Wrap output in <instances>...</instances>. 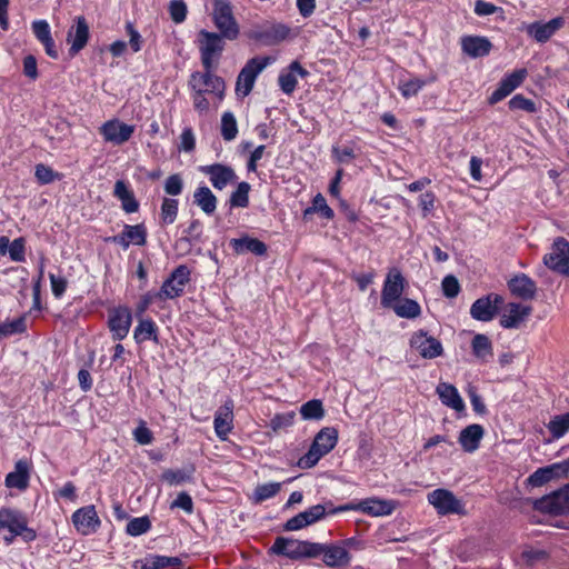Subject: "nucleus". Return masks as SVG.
Segmentation results:
<instances>
[{"mask_svg":"<svg viewBox=\"0 0 569 569\" xmlns=\"http://www.w3.org/2000/svg\"><path fill=\"white\" fill-rule=\"evenodd\" d=\"M396 508V502L392 500H382L378 498H368L357 505L347 503L337 508L332 507V502L315 505L307 510L299 512L295 517L288 519L283 525L284 531L300 530L307 526L313 525L326 517L327 513H337L348 510H360L370 516H388L392 513Z\"/></svg>","mask_w":569,"mask_h":569,"instance_id":"f257e3e1","label":"nucleus"},{"mask_svg":"<svg viewBox=\"0 0 569 569\" xmlns=\"http://www.w3.org/2000/svg\"><path fill=\"white\" fill-rule=\"evenodd\" d=\"M338 431L332 427L322 428L315 437L309 450L297 462L301 469L315 467L318 461L329 453L337 445Z\"/></svg>","mask_w":569,"mask_h":569,"instance_id":"f03ea898","label":"nucleus"},{"mask_svg":"<svg viewBox=\"0 0 569 569\" xmlns=\"http://www.w3.org/2000/svg\"><path fill=\"white\" fill-rule=\"evenodd\" d=\"M318 542L302 541L292 538L277 537L270 551L291 560L317 558L321 551Z\"/></svg>","mask_w":569,"mask_h":569,"instance_id":"7ed1b4c3","label":"nucleus"},{"mask_svg":"<svg viewBox=\"0 0 569 569\" xmlns=\"http://www.w3.org/2000/svg\"><path fill=\"white\" fill-rule=\"evenodd\" d=\"M212 20L224 39L232 41L239 37L240 28L229 0H213Z\"/></svg>","mask_w":569,"mask_h":569,"instance_id":"20e7f679","label":"nucleus"},{"mask_svg":"<svg viewBox=\"0 0 569 569\" xmlns=\"http://www.w3.org/2000/svg\"><path fill=\"white\" fill-rule=\"evenodd\" d=\"M199 51L203 69H214L217 61L224 50V37L217 32L200 30L199 33Z\"/></svg>","mask_w":569,"mask_h":569,"instance_id":"39448f33","label":"nucleus"},{"mask_svg":"<svg viewBox=\"0 0 569 569\" xmlns=\"http://www.w3.org/2000/svg\"><path fill=\"white\" fill-rule=\"evenodd\" d=\"M0 528L8 529L10 533L19 535L26 542L32 541L37 537L36 531L28 527L26 516L9 508L0 509Z\"/></svg>","mask_w":569,"mask_h":569,"instance_id":"423d86ee","label":"nucleus"},{"mask_svg":"<svg viewBox=\"0 0 569 569\" xmlns=\"http://www.w3.org/2000/svg\"><path fill=\"white\" fill-rule=\"evenodd\" d=\"M532 507L535 510L555 516L569 513V483L550 495L535 499Z\"/></svg>","mask_w":569,"mask_h":569,"instance_id":"0eeeda50","label":"nucleus"},{"mask_svg":"<svg viewBox=\"0 0 569 569\" xmlns=\"http://www.w3.org/2000/svg\"><path fill=\"white\" fill-rule=\"evenodd\" d=\"M269 57H254L247 61L238 74L236 91L243 97L248 96L254 84L258 74L269 64Z\"/></svg>","mask_w":569,"mask_h":569,"instance_id":"6e6552de","label":"nucleus"},{"mask_svg":"<svg viewBox=\"0 0 569 569\" xmlns=\"http://www.w3.org/2000/svg\"><path fill=\"white\" fill-rule=\"evenodd\" d=\"M190 281V269L180 264L172 270L163 281L157 297L159 299H174L183 295L186 284Z\"/></svg>","mask_w":569,"mask_h":569,"instance_id":"1a4fd4ad","label":"nucleus"},{"mask_svg":"<svg viewBox=\"0 0 569 569\" xmlns=\"http://www.w3.org/2000/svg\"><path fill=\"white\" fill-rule=\"evenodd\" d=\"M428 501L439 515L465 513L462 502L450 490L436 489L428 493Z\"/></svg>","mask_w":569,"mask_h":569,"instance_id":"9d476101","label":"nucleus"},{"mask_svg":"<svg viewBox=\"0 0 569 569\" xmlns=\"http://www.w3.org/2000/svg\"><path fill=\"white\" fill-rule=\"evenodd\" d=\"M406 280L397 268H392L385 280L381 291V306L388 308L399 300L405 291Z\"/></svg>","mask_w":569,"mask_h":569,"instance_id":"9b49d317","label":"nucleus"},{"mask_svg":"<svg viewBox=\"0 0 569 569\" xmlns=\"http://www.w3.org/2000/svg\"><path fill=\"white\" fill-rule=\"evenodd\" d=\"M545 264L561 274L569 277V242L565 238H558L552 246V251L543 257Z\"/></svg>","mask_w":569,"mask_h":569,"instance_id":"f8f14e48","label":"nucleus"},{"mask_svg":"<svg viewBox=\"0 0 569 569\" xmlns=\"http://www.w3.org/2000/svg\"><path fill=\"white\" fill-rule=\"evenodd\" d=\"M410 346L423 359H435L443 355L442 343L425 330H418L410 338Z\"/></svg>","mask_w":569,"mask_h":569,"instance_id":"ddd939ff","label":"nucleus"},{"mask_svg":"<svg viewBox=\"0 0 569 569\" xmlns=\"http://www.w3.org/2000/svg\"><path fill=\"white\" fill-rule=\"evenodd\" d=\"M502 301V297L497 293L481 297L472 303L470 315L476 320L483 322L490 321L498 313L499 306Z\"/></svg>","mask_w":569,"mask_h":569,"instance_id":"4468645a","label":"nucleus"},{"mask_svg":"<svg viewBox=\"0 0 569 569\" xmlns=\"http://www.w3.org/2000/svg\"><path fill=\"white\" fill-rule=\"evenodd\" d=\"M132 315L128 307H118L109 312L108 327L114 340L124 339L130 330Z\"/></svg>","mask_w":569,"mask_h":569,"instance_id":"2eb2a0df","label":"nucleus"},{"mask_svg":"<svg viewBox=\"0 0 569 569\" xmlns=\"http://www.w3.org/2000/svg\"><path fill=\"white\" fill-rule=\"evenodd\" d=\"M134 132V127L123 123L117 119L104 122L100 128V133L107 142L121 146L127 142Z\"/></svg>","mask_w":569,"mask_h":569,"instance_id":"dca6fc26","label":"nucleus"},{"mask_svg":"<svg viewBox=\"0 0 569 569\" xmlns=\"http://www.w3.org/2000/svg\"><path fill=\"white\" fill-rule=\"evenodd\" d=\"M200 171L209 177L212 187L217 190L224 189L237 180L234 170L222 163H213L200 167Z\"/></svg>","mask_w":569,"mask_h":569,"instance_id":"f3484780","label":"nucleus"},{"mask_svg":"<svg viewBox=\"0 0 569 569\" xmlns=\"http://www.w3.org/2000/svg\"><path fill=\"white\" fill-rule=\"evenodd\" d=\"M213 69H204L203 73L193 72L190 79V86L192 89L206 87V92L217 94L220 99L223 98L224 93V81L221 77L212 73Z\"/></svg>","mask_w":569,"mask_h":569,"instance_id":"a211bd4d","label":"nucleus"},{"mask_svg":"<svg viewBox=\"0 0 569 569\" xmlns=\"http://www.w3.org/2000/svg\"><path fill=\"white\" fill-rule=\"evenodd\" d=\"M106 241L121 246L123 249H128L129 246H144L147 242V229L140 224H124L123 231L117 236H112L106 239Z\"/></svg>","mask_w":569,"mask_h":569,"instance_id":"6ab92c4d","label":"nucleus"},{"mask_svg":"<svg viewBox=\"0 0 569 569\" xmlns=\"http://www.w3.org/2000/svg\"><path fill=\"white\" fill-rule=\"evenodd\" d=\"M72 522L76 529L84 536L96 532L101 523L96 508L92 505L82 507L74 511L72 515Z\"/></svg>","mask_w":569,"mask_h":569,"instance_id":"aec40b11","label":"nucleus"},{"mask_svg":"<svg viewBox=\"0 0 569 569\" xmlns=\"http://www.w3.org/2000/svg\"><path fill=\"white\" fill-rule=\"evenodd\" d=\"M565 24L562 17H557L548 22L535 21L526 27L528 36L533 38L537 42H547L559 29Z\"/></svg>","mask_w":569,"mask_h":569,"instance_id":"412c9836","label":"nucleus"},{"mask_svg":"<svg viewBox=\"0 0 569 569\" xmlns=\"http://www.w3.org/2000/svg\"><path fill=\"white\" fill-rule=\"evenodd\" d=\"M527 77L526 69H519L513 71L512 73L505 77L498 88L491 93L488 101L490 104H496L497 102L505 99L509 96L516 88H518Z\"/></svg>","mask_w":569,"mask_h":569,"instance_id":"4be33fe9","label":"nucleus"},{"mask_svg":"<svg viewBox=\"0 0 569 569\" xmlns=\"http://www.w3.org/2000/svg\"><path fill=\"white\" fill-rule=\"evenodd\" d=\"M233 401L228 399L214 415V431L219 439L226 440L231 432L233 425Z\"/></svg>","mask_w":569,"mask_h":569,"instance_id":"5701e85b","label":"nucleus"},{"mask_svg":"<svg viewBox=\"0 0 569 569\" xmlns=\"http://www.w3.org/2000/svg\"><path fill=\"white\" fill-rule=\"evenodd\" d=\"M568 471L569 462L552 463L550 466L537 469L532 475L529 476L527 481L532 487H540L561 475H567Z\"/></svg>","mask_w":569,"mask_h":569,"instance_id":"b1692460","label":"nucleus"},{"mask_svg":"<svg viewBox=\"0 0 569 569\" xmlns=\"http://www.w3.org/2000/svg\"><path fill=\"white\" fill-rule=\"evenodd\" d=\"M461 49L463 53L471 58H480L490 53L492 43L486 37L465 36L461 38Z\"/></svg>","mask_w":569,"mask_h":569,"instance_id":"393cba45","label":"nucleus"},{"mask_svg":"<svg viewBox=\"0 0 569 569\" xmlns=\"http://www.w3.org/2000/svg\"><path fill=\"white\" fill-rule=\"evenodd\" d=\"M319 546L322 549L319 556H322V560L328 567H345L350 562V553L343 546L323 543H319Z\"/></svg>","mask_w":569,"mask_h":569,"instance_id":"a878e982","label":"nucleus"},{"mask_svg":"<svg viewBox=\"0 0 569 569\" xmlns=\"http://www.w3.org/2000/svg\"><path fill=\"white\" fill-rule=\"evenodd\" d=\"M88 39H89L88 23L83 17H78L76 19V26L72 27L68 32L67 40H68V42L71 43V47L69 50L70 54L74 56L80 50H82L86 47Z\"/></svg>","mask_w":569,"mask_h":569,"instance_id":"bb28decb","label":"nucleus"},{"mask_svg":"<svg viewBox=\"0 0 569 569\" xmlns=\"http://www.w3.org/2000/svg\"><path fill=\"white\" fill-rule=\"evenodd\" d=\"M30 470L31 466L27 460H18L14 465V471L6 476V487L26 490L29 486Z\"/></svg>","mask_w":569,"mask_h":569,"instance_id":"cd10ccee","label":"nucleus"},{"mask_svg":"<svg viewBox=\"0 0 569 569\" xmlns=\"http://www.w3.org/2000/svg\"><path fill=\"white\" fill-rule=\"evenodd\" d=\"M236 254H244L251 252L256 256H264L267 253V244L257 238L243 236L241 238H233L229 242Z\"/></svg>","mask_w":569,"mask_h":569,"instance_id":"c85d7f7f","label":"nucleus"},{"mask_svg":"<svg viewBox=\"0 0 569 569\" xmlns=\"http://www.w3.org/2000/svg\"><path fill=\"white\" fill-rule=\"evenodd\" d=\"M508 287L513 296L523 300L535 298L537 292L536 282L525 273L518 274L510 279Z\"/></svg>","mask_w":569,"mask_h":569,"instance_id":"c756f323","label":"nucleus"},{"mask_svg":"<svg viewBox=\"0 0 569 569\" xmlns=\"http://www.w3.org/2000/svg\"><path fill=\"white\" fill-rule=\"evenodd\" d=\"M290 32L284 24H273L268 29L254 31L250 34L251 39L261 42L264 46H273L283 41Z\"/></svg>","mask_w":569,"mask_h":569,"instance_id":"7c9ffc66","label":"nucleus"},{"mask_svg":"<svg viewBox=\"0 0 569 569\" xmlns=\"http://www.w3.org/2000/svg\"><path fill=\"white\" fill-rule=\"evenodd\" d=\"M296 74L306 78L309 72L298 61H292L288 67V72H281L279 74L278 82L280 89L286 94H291L296 90L298 83Z\"/></svg>","mask_w":569,"mask_h":569,"instance_id":"2f4dec72","label":"nucleus"},{"mask_svg":"<svg viewBox=\"0 0 569 569\" xmlns=\"http://www.w3.org/2000/svg\"><path fill=\"white\" fill-rule=\"evenodd\" d=\"M485 429L478 423L469 425L460 431L459 443L466 452H473L479 448Z\"/></svg>","mask_w":569,"mask_h":569,"instance_id":"473e14b6","label":"nucleus"},{"mask_svg":"<svg viewBox=\"0 0 569 569\" xmlns=\"http://www.w3.org/2000/svg\"><path fill=\"white\" fill-rule=\"evenodd\" d=\"M436 392L445 406L458 412L465 410V402L453 385L440 382L436 388Z\"/></svg>","mask_w":569,"mask_h":569,"instance_id":"72a5a7b5","label":"nucleus"},{"mask_svg":"<svg viewBox=\"0 0 569 569\" xmlns=\"http://www.w3.org/2000/svg\"><path fill=\"white\" fill-rule=\"evenodd\" d=\"M531 311L532 308L530 306L511 302L508 305V312L501 317L500 325L508 329L518 328Z\"/></svg>","mask_w":569,"mask_h":569,"instance_id":"f704fd0d","label":"nucleus"},{"mask_svg":"<svg viewBox=\"0 0 569 569\" xmlns=\"http://www.w3.org/2000/svg\"><path fill=\"white\" fill-rule=\"evenodd\" d=\"M193 202L200 207L206 214H212L217 208V197L206 186L196 189L193 193Z\"/></svg>","mask_w":569,"mask_h":569,"instance_id":"c9c22d12","label":"nucleus"},{"mask_svg":"<svg viewBox=\"0 0 569 569\" xmlns=\"http://www.w3.org/2000/svg\"><path fill=\"white\" fill-rule=\"evenodd\" d=\"M400 318L415 319L420 316L421 308L416 300L409 298H400L393 306H389Z\"/></svg>","mask_w":569,"mask_h":569,"instance_id":"e433bc0d","label":"nucleus"},{"mask_svg":"<svg viewBox=\"0 0 569 569\" xmlns=\"http://www.w3.org/2000/svg\"><path fill=\"white\" fill-rule=\"evenodd\" d=\"M472 353L482 362H488L492 356V343L490 339L482 333H477L471 341Z\"/></svg>","mask_w":569,"mask_h":569,"instance_id":"4c0bfd02","label":"nucleus"},{"mask_svg":"<svg viewBox=\"0 0 569 569\" xmlns=\"http://www.w3.org/2000/svg\"><path fill=\"white\" fill-rule=\"evenodd\" d=\"M133 338L137 343H142L147 340L158 342V327L151 319H141L134 329Z\"/></svg>","mask_w":569,"mask_h":569,"instance_id":"58836bf2","label":"nucleus"},{"mask_svg":"<svg viewBox=\"0 0 569 569\" xmlns=\"http://www.w3.org/2000/svg\"><path fill=\"white\" fill-rule=\"evenodd\" d=\"M182 563L178 557L151 555L144 559L142 569H161L166 567H179Z\"/></svg>","mask_w":569,"mask_h":569,"instance_id":"ea45409f","label":"nucleus"},{"mask_svg":"<svg viewBox=\"0 0 569 569\" xmlns=\"http://www.w3.org/2000/svg\"><path fill=\"white\" fill-rule=\"evenodd\" d=\"M315 212L320 213L323 218H326L328 220H330L335 217L333 210L327 204V201L321 193H318L313 198L312 206L308 207L303 211V217L307 218L309 214L315 213Z\"/></svg>","mask_w":569,"mask_h":569,"instance_id":"a19ab883","label":"nucleus"},{"mask_svg":"<svg viewBox=\"0 0 569 569\" xmlns=\"http://www.w3.org/2000/svg\"><path fill=\"white\" fill-rule=\"evenodd\" d=\"M300 415L306 420H320L325 416L322 402L318 399L309 400L300 408Z\"/></svg>","mask_w":569,"mask_h":569,"instance_id":"79ce46f5","label":"nucleus"},{"mask_svg":"<svg viewBox=\"0 0 569 569\" xmlns=\"http://www.w3.org/2000/svg\"><path fill=\"white\" fill-rule=\"evenodd\" d=\"M250 184L240 182L237 189L231 193L229 202L232 208H247L249 206Z\"/></svg>","mask_w":569,"mask_h":569,"instance_id":"37998d69","label":"nucleus"},{"mask_svg":"<svg viewBox=\"0 0 569 569\" xmlns=\"http://www.w3.org/2000/svg\"><path fill=\"white\" fill-rule=\"evenodd\" d=\"M221 136L223 140L231 141L238 134L237 120L232 112L226 111L221 117Z\"/></svg>","mask_w":569,"mask_h":569,"instance_id":"c03bdc74","label":"nucleus"},{"mask_svg":"<svg viewBox=\"0 0 569 569\" xmlns=\"http://www.w3.org/2000/svg\"><path fill=\"white\" fill-rule=\"evenodd\" d=\"M281 489L280 482H269L258 485L253 491V501L260 503L267 499L274 497Z\"/></svg>","mask_w":569,"mask_h":569,"instance_id":"a18cd8bd","label":"nucleus"},{"mask_svg":"<svg viewBox=\"0 0 569 569\" xmlns=\"http://www.w3.org/2000/svg\"><path fill=\"white\" fill-rule=\"evenodd\" d=\"M548 430L558 439L569 431V412L555 416L548 423Z\"/></svg>","mask_w":569,"mask_h":569,"instance_id":"49530a36","label":"nucleus"},{"mask_svg":"<svg viewBox=\"0 0 569 569\" xmlns=\"http://www.w3.org/2000/svg\"><path fill=\"white\" fill-rule=\"evenodd\" d=\"M521 559L527 567H535L540 563H546L549 555L542 549H526L521 552Z\"/></svg>","mask_w":569,"mask_h":569,"instance_id":"de8ad7c7","label":"nucleus"},{"mask_svg":"<svg viewBox=\"0 0 569 569\" xmlns=\"http://www.w3.org/2000/svg\"><path fill=\"white\" fill-rule=\"evenodd\" d=\"M193 468L186 472L184 470H173L167 469L162 472L161 479L169 483L170 486L181 485L183 482L191 480V475L193 472Z\"/></svg>","mask_w":569,"mask_h":569,"instance_id":"09e8293b","label":"nucleus"},{"mask_svg":"<svg viewBox=\"0 0 569 569\" xmlns=\"http://www.w3.org/2000/svg\"><path fill=\"white\" fill-rule=\"evenodd\" d=\"M150 528H151V521H150L149 517L143 516V517H137V518L131 519L127 523L126 531L128 535H130L132 537H137V536L146 533Z\"/></svg>","mask_w":569,"mask_h":569,"instance_id":"8fccbe9b","label":"nucleus"},{"mask_svg":"<svg viewBox=\"0 0 569 569\" xmlns=\"http://www.w3.org/2000/svg\"><path fill=\"white\" fill-rule=\"evenodd\" d=\"M178 214V200L164 198L161 204V220L164 224L174 222Z\"/></svg>","mask_w":569,"mask_h":569,"instance_id":"3c124183","label":"nucleus"},{"mask_svg":"<svg viewBox=\"0 0 569 569\" xmlns=\"http://www.w3.org/2000/svg\"><path fill=\"white\" fill-rule=\"evenodd\" d=\"M27 330L26 317H19L10 322L0 325V339L14 333H23Z\"/></svg>","mask_w":569,"mask_h":569,"instance_id":"603ef678","label":"nucleus"},{"mask_svg":"<svg viewBox=\"0 0 569 569\" xmlns=\"http://www.w3.org/2000/svg\"><path fill=\"white\" fill-rule=\"evenodd\" d=\"M508 104L511 110H525L530 113L537 110L536 103L531 99L525 98L522 94L513 96Z\"/></svg>","mask_w":569,"mask_h":569,"instance_id":"864d4df0","label":"nucleus"},{"mask_svg":"<svg viewBox=\"0 0 569 569\" xmlns=\"http://www.w3.org/2000/svg\"><path fill=\"white\" fill-rule=\"evenodd\" d=\"M169 13L173 22L181 23L187 17V4L182 0H171Z\"/></svg>","mask_w":569,"mask_h":569,"instance_id":"5fc2aeb1","label":"nucleus"},{"mask_svg":"<svg viewBox=\"0 0 569 569\" xmlns=\"http://www.w3.org/2000/svg\"><path fill=\"white\" fill-rule=\"evenodd\" d=\"M34 176L40 183L47 184L54 181L59 174L56 173L50 167L43 163H39L36 166Z\"/></svg>","mask_w":569,"mask_h":569,"instance_id":"6e6d98bb","label":"nucleus"},{"mask_svg":"<svg viewBox=\"0 0 569 569\" xmlns=\"http://www.w3.org/2000/svg\"><path fill=\"white\" fill-rule=\"evenodd\" d=\"M295 412L278 413L270 420V427L273 431L287 428L293 423Z\"/></svg>","mask_w":569,"mask_h":569,"instance_id":"4d7b16f0","label":"nucleus"},{"mask_svg":"<svg viewBox=\"0 0 569 569\" xmlns=\"http://www.w3.org/2000/svg\"><path fill=\"white\" fill-rule=\"evenodd\" d=\"M441 286L443 295L447 298H455L458 296L460 291V284L458 282V279L452 274L446 276L442 280Z\"/></svg>","mask_w":569,"mask_h":569,"instance_id":"13d9d810","label":"nucleus"},{"mask_svg":"<svg viewBox=\"0 0 569 569\" xmlns=\"http://www.w3.org/2000/svg\"><path fill=\"white\" fill-rule=\"evenodd\" d=\"M426 84V82L421 79H411V80H408L406 82H403L401 86H400V91H401V94L405 97V98H410V97H413L416 96L420 89Z\"/></svg>","mask_w":569,"mask_h":569,"instance_id":"bf43d9fd","label":"nucleus"},{"mask_svg":"<svg viewBox=\"0 0 569 569\" xmlns=\"http://www.w3.org/2000/svg\"><path fill=\"white\" fill-rule=\"evenodd\" d=\"M8 253L12 261H24V239L17 238L12 242H10Z\"/></svg>","mask_w":569,"mask_h":569,"instance_id":"052dcab7","label":"nucleus"},{"mask_svg":"<svg viewBox=\"0 0 569 569\" xmlns=\"http://www.w3.org/2000/svg\"><path fill=\"white\" fill-rule=\"evenodd\" d=\"M133 438L140 445H149L153 440V435L151 430L146 426V422L141 421L140 425L133 430Z\"/></svg>","mask_w":569,"mask_h":569,"instance_id":"680f3d73","label":"nucleus"},{"mask_svg":"<svg viewBox=\"0 0 569 569\" xmlns=\"http://www.w3.org/2000/svg\"><path fill=\"white\" fill-rule=\"evenodd\" d=\"M183 187L182 179L179 174H171L164 182V191L170 196H178L181 193Z\"/></svg>","mask_w":569,"mask_h":569,"instance_id":"e2e57ef3","label":"nucleus"},{"mask_svg":"<svg viewBox=\"0 0 569 569\" xmlns=\"http://www.w3.org/2000/svg\"><path fill=\"white\" fill-rule=\"evenodd\" d=\"M32 31L40 42H43L47 39L51 38L50 27L46 20L33 21Z\"/></svg>","mask_w":569,"mask_h":569,"instance_id":"0e129e2a","label":"nucleus"},{"mask_svg":"<svg viewBox=\"0 0 569 569\" xmlns=\"http://www.w3.org/2000/svg\"><path fill=\"white\" fill-rule=\"evenodd\" d=\"M171 508H180L184 510L187 513H192L193 511V502L189 493L180 492L174 501L171 503Z\"/></svg>","mask_w":569,"mask_h":569,"instance_id":"69168bd1","label":"nucleus"},{"mask_svg":"<svg viewBox=\"0 0 569 569\" xmlns=\"http://www.w3.org/2000/svg\"><path fill=\"white\" fill-rule=\"evenodd\" d=\"M180 150L191 152L196 147V139L191 128H184L180 137Z\"/></svg>","mask_w":569,"mask_h":569,"instance_id":"338daca9","label":"nucleus"},{"mask_svg":"<svg viewBox=\"0 0 569 569\" xmlns=\"http://www.w3.org/2000/svg\"><path fill=\"white\" fill-rule=\"evenodd\" d=\"M51 290L56 298H60L66 292L68 281L62 277H57L53 273L49 274Z\"/></svg>","mask_w":569,"mask_h":569,"instance_id":"774afa93","label":"nucleus"}]
</instances>
